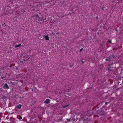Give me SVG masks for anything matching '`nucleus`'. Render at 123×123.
<instances>
[{"label":"nucleus","mask_w":123,"mask_h":123,"mask_svg":"<svg viewBox=\"0 0 123 123\" xmlns=\"http://www.w3.org/2000/svg\"><path fill=\"white\" fill-rule=\"evenodd\" d=\"M112 55L111 54L108 57V58H106L105 59V60L106 61L111 62L112 61Z\"/></svg>","instance_id":"obj_1"},{"label":"nucleus","mask_w":123,"mask_h":123,"mask_svg":"<svg viewBox=\"0 0 123 123\" xmlns=\"http://www.w3.org/2000/svg\"><path fill=\"white\" fill-rule=\"evenodd\" d=\"M3 88L5 89H8L9 88V87L7 84L6 83H5L4 84Z\"/></svg>","instance_id":"obj_2"},{"label":"nucleus","mask_w":123,"mask_h":123,"mask_svg":"<svg viewBox=\"0 0 123 123\" xmlns=\"http://www.w3.org/2000/svg\"><path fill=\"white\" fill-rule=\"evenodd\" d=\"M22 105L21 104H19L17 105L16 106V108L19 110L22 107Z\"/></svg>","instance_id":"obj_3"},{"label":"nucleus","mask_w":123,"mask_h":123,"mask_svg":"<svg viewBox=\"0 0 123 123\" xmlns=\"http://www.w3.org/2000/svg\"><path fill=\"white\" fill-rule=\"evenodd\" d=\"M50 100L48 99H47L44 102V103L48 104L49 103Z\"/></svg>","instance_id":"obj_4"},{"label":"nucleus","mask_w":123,"mask_h":123,"mask_svg":"<svg viewBox=\"0 0 123 123\" xmlns=\"http://www.w3.org/2000/svg\"><path fill=\"white\" fill-rule=\"evenodd\" d=\"M107 70L109 72H111L112 71V69L111 67H107Z\"/></svg>","instance_id":"obj_5"},{"label":"nucleus","mask_w":123,"mask_h":123,"mask_svg":"<svg viewBox=\"0 0 123 123\" xmlns=\"http://www.w3.org/2000/svg\"><path fill=\"white\" fill-rule=\"evenodd\" d=\"M44 38H45V40H46L48 41L49 40V38L48 35H45Z\"/></svg>","instance_id":"obj_6"},{"label":"nucleus","mask_w":123,"mask_h":123,"mask_svg":"<svg viewBox=\"0 0 123 123\" xmlns=\"http://www.w3.org/2000/svg\"><path fill=\"white\" fill-rule=\"evenodd\" d=\"M33 17H36V18H39V17L38 14H36L35 15H34Z\"/></svg>","instance_id":"obj_7"},{"label":"nucleus","mask_w":123,"mask_h":123,"mask_svg":"<svg viewBox=\"0 0 123 123\" xmlns=\"http://www.w3.org/2000/svg\"><path fill=\"white\" fill-rule=\"evenodd\" d=\"M21 46V44H19L18 45H15V47H19L20 46Z\"/></svg>","instance_id":"obj_8"},{"label":"nucleus","mask_w":123,"mask_h":123,"mask_svg":"<svg viewBox=\"0 0 123 123\" xmlns=\"http://www.w3.org/2000/svg\"><path fill=\"white\" fill-rule=\"evenodd\" d=\"M6 96H4L2 97L1 98L3 99H4L6 98Z\"/></svg>","instance_id":"obj_9"},{"label":"nucleus","mask_w":123,"mask_h":123,"mask_svg":"<svg viewBox=\"0 0 123 123\" xmlns=\"http://www.w3.org/2000/svg\"><path fill=\"white\" fill-rule=\"evenodd\" d=\"M69 106V105H67L65 106H63L62 107L63 108H64L67 107H68Z\"/></svg>","instance_id":"obj_10"},{"label":"nucleus","mask_w":123,"mask_h":123,"mask_svg":"<svg viewBox=\"0 0 123 123\" xmlns=\"http://www.w3.org/2000/svg\"><path fill=\"white\" fill-rule=\"evenodd\" d=\"M22 117L21 116H20L18 118V119H19V120L20 121L22 119Z\"/></svg>","instance_id":"obj_11"},{"label":"nucleus","mask_w":123,"mask_h":123,"mask_svg":"<svg viewBox=\"0 0 123 123\" xmlns=\"http://www.w3.org/2000/svg\"><path fill=\"white\" fill-rule=\"evenodd\" d=\"M61 16L62 17H63L64 16H67V15H65L64 14H62V15H61Z\"/></svg>","instance_id":"obj_12"},{"label":"nucleus","mask_w":123,"mask_h":123,"mask_svg":"<svg viewBox=\"0 0 123 123\" xmlns=\"http://www.w3.org/2000/svg\"><path fill=\"white\" fill-rule=\"evenodd\" d=\"M115 56L113 54L112 55V57L113 58H115Z\"/></svg>","instance_id":"obj_13"},{"label":"nucleus","mask_w":123,"mask_h":123,"mask_svg":"<svg viewBox=\"0 0 123 123\" xmlns=\"http://www.w3.org/2000/svg\"><path fill=\"white\" fill-rule=\"evenodd\" d=\"M108 42L110 43H112L111 41L110 40H108Z\"/></svg>","instance_id":"obj_14"},{"label":"nucleus","mask_w":123,"mask_h":123,"mask_svg":"<svg viewBox=\"0 0 123 123\" xmlns=\"http://www.w3.org/2000/svg\"><path fill=\"white\" fill-rule=\"evenodd\" d=\"M38 18V21H39V22H40V21H42V20H41L40 19V18H39H39Z\"/></svg>","instance_id":"obj_15"},{"label":"nucleus","mask_w":123,"mask_h":123,"mask_svg":"<svg viewBox=\"0 0 123 123\" xmlns=\"http://www.w3.org/2000/svg\"><path fill=\"white\" fill-rule=\"evenodd\" d=\"M66 120H67L69 122H70V119H69H69L67 118V119H66Z\"/></svg>","instance_id":"obj_16"},{"label":"nucleus","mask_w":123,"mask_h":123,"mask_svg":"<svg viewBox=\"0 0 123 123\" xmlns=\"http://www.w3.org/2000/svg\"><path fill=\"white\" fill-rule=\"evenodd\" d=\"M25 10L23 11H22V12H23V14H24V13L25 12Z\"/></svg>","instance_id":"obj_17"},{"label":"nucleus","mask_w":123,"mask_h":123,"mask_svg":"<svg viewBox=\"0 0 123 123\" xmlns=\"http://www.w3.org/2000/svg\"><path fill=\"white\" fill-rule=\"evenodd\" d=\"M109 103L108 102H106L105 103V105H107V104H108Z\"/></svg>","instance_id":"obj_18"},{"label":"nucleus","mask_w":123,"mask_h":123,"mask_svg":"<svg viewBox=\"0 0 123 123\" xmlns=\"http://www.w3.org/2000/svg\"><path fill=\"white\" fill-rule=\"evenodd\" d=\"M83 50V48H81V49H80V51H81L82 50Z\"/></svg>","instance_id":"obj_19"},{"label":"nucleus","mask_w":123,"mask_h":123,"mask_svg":"<svg viewBox=\"0 0 123 123\" xmlns=\"http://www.w3.org/2000/svg\"><path fill=\"white\" fill-rule=\"evenodd\" d=\"M81 62L82 63H84V62L83 61H82Z\"/></svg>","instance_id":"obj_20"},{"label":"nucleus","mask_w":123,"mask_h":123,"mask_svg":"<svg viewBox=\"0 0 123 123\" xmlns=\"http://www.w3.org/2000/svg\"><path fill=\"white\" fill-rule=\"evenodd\" d=\"M104 7H102V8H101L102 10H104Z\"/></svg>","instance_id":"obj_21"},{"label":"nucleus","mask_w":123,"mask_h":123,"mask_svg":"<svg viewBox=\"0 0 123 123\" xmlns=\"http://www.w3.org/2000/svg\"><path fill=\"white\" fill-rule=\"evenodd\" d=\"M30 58V57H27V59H29Z\"/></svg>","instance_id":"obj_22"},{"label":"nucleus","mask_w":123,"mask_h":123,"mask_svg":"<svg viewBox=\"0 0 123 123\" xmlns=\"http://www.w3.org/2000/svg\"><path fill=\"white\" fill-rule=\"evenodd\" d=\"M16 69L17 70L18 69V67H16Z\"/></svg>","instance_id":"obj_23"},{"label":"nucleus","mask_w":123,"mask_h":123,"mask_svg":"<svg viewBox=\"0 0 123 123\" xmlns=\"http://www.w3.org/2000/svg\"><path fill=\"white\" fill-rule=\"evenodd\" d=\"M20 62H21V63H23V62L22 61H21Z\"/></svg>","instance_id":"obj_24"},{"label":"nucleus","mask_w":123,"mask_h":123,"mask_svg":"<svg viewBox=\"0 0 123 123\" xmlns=\"http://www.w3.org/2000/svg\"><path fill=\"white\" fill-rule=\"evenodd\" d=\"M5 25V24L4 23V24H2V25L3 26L4 25Z\"/></svg>","instance_id":"obj_25"},{"label":"nucleus","mask_w":123,"mask_h":123,"mask_svg":"<svg viewBox=\"0 0 123 123\" xmlns=\"http://www.w3.org/2000/svg\"><path fill=\"white\" fill-rule=\"evenodd\" d=\"M122 84H123V80H122Z\"/></svg>","instance_id":"obj_26"},{"label":"nucleus","mask_w":123,"mask_h":123,"mask_svg":"<svg viewBox=\"0 0 123 123\" xmlns=\"http://www.w3.org/2000/svg\"><path fill=\"white\" fill-rule=\"evenodd\" d=\"M70 67H72V66H69Z\"/></svg>","instance_id":"obj_27"},{"label":"nucleus","mask_w":123,"mask_h":123,"mask_svg":"<svg viewBox=\"0 0 123 123\" xmlns=\"http://www.w3.org/2000/svg\"><path fill=\"white\" fill-rule=\"evenodd\" d=\"M5 77H2V79H3V78H4Z\"/></svg>","instance_id":"obj_28"},{"label":"nucleus","mask_w":123,"mask_h":123,"mask_svg":"<svg viewBox=\"0 0 123 123\" xmlns=\"http://www.w3.org/2000/svg\"><path fill=\"white\" fill-rule=\"evenodd\" d=\"M101 115H104V113H103L102 114H101Z\"/></svg>","instance_id":"obj_29"},{"label":"nucleus","mask_w":123,"mask_h":123,"mask_svg":"<svg viewBox=\"0 0 123 123\" xmlns=\"http://www.w3.org/2000/svg\"><path fill=\"white\" fill-rule=\"evenodd\" d=\"M26 61V60H24V61Z\"/></svg>","instance_id":"obj_30"},{"label":"nucleus","mask_w":123,"mask_h":123,"mask_svg":"<svg viewBox=\"0 0 123 123\" xmlns=\"http://www.w3.org/2000/svg\"><path fill=\"white\" fill-rule=\"evenodd\" d=\"M9 67L11 68V66H10Z\"/></svg>","instance_id":"obj_31"}]
</instances>
